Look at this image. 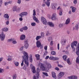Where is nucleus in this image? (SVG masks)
Listing matches in <instances>:
<instances>
[{
  "label": "nucleus",
  "instance_id": "nucleus-1",
  "mask_svg": "<svg viewBox=\"0 0 79 79\" xmlns=\"http://www.w3.org/2000/svg\"><path fill=\"white\" fill-rule=\"evenodd\" d=\"M23 54V56H22V57L23 58V60H22V62L21 63V66H23L24 65V62L25 61V63L27 65V66L28 67L29 66V55L28 53H27L25 51H23L22 52Z\"/></svg>",
  "mask_w": 79,
  "mask_h": 79
},
{
  "label": "nucleus",
  "instance_id": "nucleus-2",
  "mask_svg": "<svg viewBox=\"0 0 79 79\" xmlns=\"http://www.w3.org/2000/svg\"><path fill=\"white\" fill-rule=\"evenodd\" d=\"M7 42H12V43L13 44H17V42L16 41V39L15 38H11L10 39H8L7 40Z\"/></svg>",
  "mask_w": 79,
  "mask_h": 79
},
{
  "label": "nucleus",
  "instance_id": "nucleus-3",
  "mask_svg": "<svg viewBox=\"0 0 79 79\" xmlns=\"http://www.w3.org/2000/svg\"><path fill=\"white\" fill-rule=\"evenodd\" d=\"M5 35L3 33V32L2 31L1 34L0 35V39L1 41H3L5 40Z\"/></svg>",
  "mask_w": 79,
  "mask_h": 79
},
{
  "label": "nucleus",
  "instance_id": "nucleus-4",
  "mask_svg": "<svg viewBox=\"0 0 79 79\" xmlns=\"http://www.w3.org/2000/svg\"><path fill=\"white\" fill-rule=\"evenodd\" d=\"M41 20L44 24H45V25H47V24H48V23L47 22L46 19H45L44 17H41Z\"/></svg>",
  "mask_w": 79,
  "mask_h": 79
},
{
  "label": "nucleus",
  "instance_id": "nucleus-5",
  "mask_svg": "<svg viewBox=\"0 0 79 79\" xmlns=\"http://www.w3.org/2000/svg\"><path fill=\"white\" fill-rule=\"evenodd\" d=\"M24 47L25 48H28L29 47V44H28V42L27 41V40H24Z\"/></svg>",
  "mask_w": 79,
  "mask_h": 79
},
{
  "label": "nucleus",
  "instance_id": "nucleus-6",
  "mask_svg": "<svg viewBox=\"0 0 79 79\" xmlns=\"http://www.w3.org/2000/svg\"><path fill=\"white\" fill-rule=\"evenodd\" d=\"M64 75V72H60L57 76V79H61L63 76Z\"/></svg>",
  "mask_w": 79,
  "mask_h": 79
},
{
  "label": "nucleus",
  "instance_id": "nucleus-7",
  "mask_svg": "<svg viewBox=\"0 0 79 79\" xmlns=\"http://www.w3.org/2000/svg\"><path fill=\"white\" fill-rule=\"evenodd\" d=\"M27 12H24L21 13L19 15V16L20 17H23L24 16H27Z\"/></svg>",
  "mask_w": 79,
  "mask_h": 79
},
{
  "label": "nucleus",
  "instance_id": "nucleus-8",
  "mask_svg": "<svg viewBox=\"0 0 79 79\" xmlns=\"http://www.w3.org/2000/svg\"><path fill=\"white\" fill-rule=\"evenodd\" d=\"M51 19L53 21L57 20V19H58L56 18V14H54L52 15Z\"/></svg>",
  "mask_w": 79,
  "mask_h": 79
},
{
  "label": "nucleus",
  "instance_id": "nucleus-9",
  "mask_svg": "<svg viewBox=\"0 0 79 79\" xmlns=\"http://www.w3.org/2000/svg\"><path fill=\"white\" fill-rule=\"evenodd\" d=\"M68 78L70 79H76L77 78V77L76 76L72 75L68 77Z\"/></svg>",
  "mask_w": 79,
  "mask_h": 79
},
{
  "label": "nucleus",
  "instance_id": "nucleus-10",
  "mask_svg": "<svg viewBox=\"0 0 79 79\" xmlns=\"http://www.w3.org/2000/svg\"><path fill=\"white\" fill-rule=\"evenodd\" d=\"M36 47L38 48H40V46L41 45V43L40 41H37L36 42Z\"/></svg>",
  "mask_w": 79,
  "mask_h": 79
},
{
  "label": "nucleus",
  "instance_id": "nucleus-11",
  "mask_svg": "<svg viewBox=\"0 0 79 79\" xmlns=\"http://www.w3.org/2000/svg\"><path fill=\"white\" fill-rule=\"evenodd\" d=\"M26 39V36L24 35H22L20 37V40H24Z\"/></svg>",
  "mask_w": 79,
  "mask_h": 79
},
{
  "label": "nucleus",
  "instance_id": "nucleus-12",
  "mask_svg": "<svg viewBox=\"0 0 79 79\" xmlns=\"http://www.w3.org/2000/svg\"><path fill=\"white\" fill-rule=\"evenodd\" d=\"M29 60L31 63H32L33 59H32V55L30 54L29 55Z\"/></svg>",
  "mask_w": 79,
  "mask_h": 79
},
{
  "label": "nucleus",
  "instance_id": "nucleus-13",
  "mask_svg": "<svg viewBox=\"0 0 79 79\" xmlns=\"http://www.w3.org/2000/svg\"><path fill=\"white\" fill-rule=\"evenodd\" d=\"M33 19L34 20V21H35L36 23H39V21L38 18H37L36 17H35V16H34L33 17Z\"/></svg>",
  "mask_w": 79,
  "mask_h": 79
},
{
  "label": "nucleus",
  "instance_id": "nucleus-14",
  "mask_svg": "<svg viewBox=\"0 0 79 79\" xmlns=\"http://www.w3.org/2000/svg\"><path fill=\"white\" fill-rule=\"evenodd\" d=\"M70 8H72V13H75L76 11V8L72 6L70 7Z\"/></svg>",
  "mask_w": 79,
  "mask_h": 79
},
{
  "label": "nucleus",
  "instance_id": "nucleus-15",
  "mask_svg": "<svg viewBox=\"0 0 79 79\" xmlns=\"http://www.w3.org/2000/svg\"><path fill=\"white\" fill-rule=\"evenodd\" d=\"M45 66L47 68H49V69H50V68H52V65H51V64L49 63H46L45 64Z\"/></svg>",
  "mask_w": 79,
  "mask_h": 79
},
{
  "label": "nucleus",
  "instance_id": "nucleus-16",
  "mask_svg": "<svg viewBox=\"0 0 79 79\" xmlns=\"http://www.w3.org/2000/svg\"><path fill=\"white\" fill-rule=\"evenodd\" d=\"M3 17H4V18H6V19H6L7 21L8 20V19L9 18V17L8 14H5L4 15Z\"/></svg>",
  "mask_w": 79,
  "mask_h": 79
},
{
  "label": "nucleus",
  "instance_id": "nucleus-17",
  "mask_svg": "<svg viewBox=\"0 0 79 79\" xmlns=\"http://www.w3.org/2000/svg\"><path fill=\"white\" fill-rule=\"evenodd\" d=\"M48 24L50 27H55V25L53 23L49 22H48Z\"/></svg>",
  "mask_w": 79,
  "mask_h": 79
},
{
  "label": "nucleus",
  "instance_id": "nucleus-18",
  "mask_svg": "<svg viewBox=\"0 0 79 79\" xmlns=\"http://www.w3.org/2000/svg\"><path fill=\"white\" fill-rule=\"evenodd\" d=\"M52 76L53 78H54V79H56V75H55V72H52Z\"/></svg>",
  "mask_w": 79,
  "mask_h": 79
},
{
  "label": "nucleus",
  "instance_id": "nucleus-19",
  "mask_svg": "<svg viewBox=\"0 0 79 79\" xmlns=\"http://www.w3.org/2000/svg\"><path fill=\"white\" fill-rule=\"evenodd\" d=\"M40 69H42V71L45 69V67L44 66V64H41V65L40 66Z\"/></svg>",
  "mask_w": 79,
  "mask_h": 79
},
{
  "label": "nucleus",
  "instance_id": "nucleus-20",
  "mask_svg": "<svg viewBox=\"0 0 79 79\" xmlns=\"http://www.w3.org/2000/svg\"><path fill=\"white\" fill-rule=\"evenodd\" d=\"M44 3H45V5H47V6H48V7L50 6V3L49 2V1H47L46 2H44Z\"/></svg>",
  "mask_w": 79,
  "mask_h": 79
},
{
  "label": "nucleus",
  "instance_id": "nucleus-21",
  "mask_svg": "<svg viewBox=\"0 0 79 79\" xmlns=\"http://www.w3.org/2000/svg\"><path fill=\"white\" fill-rule=\"evenodd\" d=\"M70 23V19L68 18L66 21L65 24H68Z\"/></svg>",
  "mask_w": 79,
  "mask_h": 79
},
{
  "label": "nucleus",
  "instance_id": "nucleus-22",
  "mask_svg": "<svg viewBox=\"0 0 79 79\" xmlns=\"http://www.w3.org/2000/svg\"><path fill=\"white\" fill-rule=\"evenodd\" d=\"M32 72L33 73H35L36 72V71H35V67L33 66L32 68Z\"/></svg>",
  "mask_w": 79,
  "mask_h": 79
},
{
  "label": "nucleus",
  "instance_id": "nucleus-23",
  "mask_svg": "<svg viewBox=\"0 0 79 79\" xmlns=\"http://www.w3.org/2000/svg\"><path fill=\"white\" fill-rule=\"evenodd\" d=\"M2 31L4 32H7L8 31V28L7 27H5L2 29Z\"/></svg>",
  "mask_w": 79,
  "mask_h": 79
},
{
  "label": "nucleus",
  "instance_id": "nucleus-24",
  "mask_svg": "<svg viewBox=\"0 0 79 79\" xmlns=\"http://www.w3.org/2000/svg\"><path fill=\"white\" fill-rule=\"evenodd\" d=\"M52 9L53 10H56V6H55V4H53L52 6Z\"/></svg>",
  "mask_w": 79,
  "mask_h": 79
},
{
  "label": "nucleus",
  "instance_id": "nucleus-25",
  "mask_svg": "<svg viewBox=\"0 0 79 79\" xmlns=\"http://www.w3.org/2000/svg\"><path fill=\"white\" fill-rule=\"evenodd\" d=\"M49 68H47V67L45 66L44 67V69L43 70V71H46V72H48V70H49Z\"/></svg>",
  "mask_w": 79,
  "mask_h": 79
},
{
  "label": "nucleus",
  "instance_id": "nucleus-26",
  "mask_svg": "<svg viewBox=\"0 0 79 79\" xmlns=\"http://www.w3.org/2000/svg\"><path fill=\"white\" fill-rule=\"evenodd\" d=\"M63 60H64L66 61V58H68V56H67L66 55H64L63 56Z\"/></svg>",
  "mask_w": 79,
  "mask_h": 79
},
{
  "label": "nucleus",
  "instance_id": "nucleus-27",
  "mask_svg": "<svg viewBox=\"0 0 79 79\" xmlns=\"http://www.w3.org/2000/svg\"><path fill=\"white\" fill-rule=\"evenodd\" d=\"M76 63L77 64H79V57H77L76 60Z\"/></svg>",
  "mask_w": 79,
  "mask_h": 79
},
{
  "label": "nucleus",
  "instance_id": "nucleus-28",
  "mask_svg": "<svg viewBox=\"0 0 79 79\" xmlns=\"http://www.w3.org/2000/svg\"><path fill=\"white\" fill-rule=\"evenodd\" d=\"M41 38V36H37L36 38V40L37 41L39 40Z\"/></svg>",
  "mask_w": 79,
  "mask_h": 79
},
{
  "label": "nucleus",
  "instance_id": "nucleus-29",
  "mask_svg": "<svg viewBox=\"0 0 79 79\" xmlns=\"http://www.w3.org/2000/svg\"><path fill=\"white\" fill-rule=\"evenodd\" d=\"M24 31H26L28 29V27L27 26H24L23 27Z\"/></svg>",
  "mask_w": 79,
  "mask_h": 79
},
{
  "label": "nucleus",
  "instance_id": "nucleus-30",
  "mask_svg": "<svg viewBox=\"0 0 79 79\" xmlns=\"http://www.w3.org/2000/svg\"><path fill=\"white\" fill-rule=\"evenodd\" d=\"M62 12L63 11H62V9H60L59 12V15L60 16H62V15H63Z\"/></svg>",
  "mask_w": 79,
  "mask_h": 79
},
{
  "label": "nucleus",
  "instance_id": "nucleus-31",
  "mask_svg": "<svg viewBox=\"0 0 79 79\" xmlns=\"http://www.w3.org/2000/svg\"><path fill=\"white\" fill-rule=\"evenodd\" d=\"M62 44L63 45H64L66 44V40H64L62 41Z\"/></svg>",
  "mask_w": 79,
  "mask_h": 79
},
{
  "label": "nucleus",
  "instance_id": "nucleus-32",
  "mask_svg": "<svg viewBox=\"0 0 79 79\" xmlns=\"http://www.w3.org/2000/svg\"><path fill=\"white\" fill-rule=\"evenodd\" d=\"M36 70H37L36 73L39 74V73H40V69H39V68H37Z\"/></svg>",
  "mask_w": 79,
  "mask_h": 79
},
{
  "label": "nucleus",
  "instance_id": "nucleus-33",
  "mask_svg": "<svg viewBox=\"0 0 79 79\" xmlns=\"http://www.w3.org/2000/svg\"><path fill=\"white\" fill-rule=\"evenodd\" d=\"M75 28L76 30H77L79 28V25L78 24H76L75 26Z\"/></svg>",
  "mask_w": 79,
  "mask_h": 79
},
{
  "label": "nucleus",
  "instance_id": "nucleus-34",
  "mask_svg": "<svg viewBox=\"0 0 79 79\" xmlns=\"http://www.w3.org/2000/svg\"><path fill=\"white\" fill-rule=\"evenodd\" d=\"M67 62L70 65L71 64V63H70V61H69V58H68L67 60Z\"/></svg>",
  "mask_w": 79,
  "mask_h": 79
},
{
  "label": "nucleus",
  "instance_id": "nucleus-35",
  "mask_svg": "<svg viewBox=\"0 0 79 79\" xmlns=\"http://www.w3.org/2000/svg\"><path fill=\"white\" fill-rule=\"evenodd\" d=\"M14 64L16 66H19V62H15Z\"/></svg>",
  "mask_w": 79,
  "mask_h": 79
},
{
  "label": "nucleus",
  "instance_id": "nucleus-36",
  "mask_svg": "<svg viewBox=\"0 0 79 79\" xmlns=\"http://www.w3.org/2000/svg\"><path fill=\"white\" fill-rule=\"evenodd\" d=\"M20 52H24V51H23V50H24V47L23 46L21 48H20Z\"/></svg>",
  "mask_w": 79,
  "mask_h": 79
},
{
  "label": "nucleus",
  "instance_id": "nucleus-37",
  "mask_svg": "<svg viewBox=\"0 0 79 79\" xmlns=\"http://www.w3.org/2000/svg\"><path fill=\"white\" fill-rule=\"evenodd\" d=\"M33 16H35L36 15V12L35 11V9L33 10Z\"/></svg>",
  "mask_w": 79,
  "mask_h": 79
},
{
  "label": "nucleus",
  "instance_id": "nucleus-38",
  "mask_svg": "<svg viewBox=\"0 0 79 79\" xmlns=\"http://www.w3.org/2000/svg\"><path fill=\"white\" fill-rule=\"evenodd\" d=\"M17 9V7L16 6H14L13 9V11H16V9Z\"/></svg>",
  "mask_w": 79,
  "mask_h": 79
},
{
  "label": "nucleus",
  "instance_id": "nucleus-39",
  "mask_svg": "<svg viewBox=\"0 0 79 79\" xmlns=\"http://www.w3.org/2000/svg\"><path fill=\"white\" fill-rule=\"evenodd\" d=\"M51 54L53 55H56V52L55 51H52L51 52Z\"/></svg>",
  "mask_w": 79,
  "mask_h": 79
},
{
  "label": "nucleus",
  "instance_id": "nucleus-40",
  "mask_svg": "<svg viewBox=\"0 0 79 79\" xmlns=\"http://www.w3.org/2000/svg\"><path fill=\"white\" fill-rule=\"evenodd\" d=\"M32 26H36V24L35 22L32 23H31Z\"/></svg>",
  "mask_w": 79,
  "mask_h": 79
},
{
  "label": "nucleus",
  "instance_id": "nucleus-41",
  "mask_svg": "<svg viewBox=\"0 0 79 79\" xmlns=\"http://www.w3.org/2000/svg\"><path fill=\"white\" fill-rule=\"evenodd\" d=\"M59 26L60 28H61V27H63V24L60 23L59 24Z\"/></svg>",
  "mask_w": 79,
  "mask_h": 79
},
{
  "label": "nucleus",
  "instance_id": "nucleus-42",
  "mask_svg": "<svg viewBox=\"0 0 79 79\" xmlns=\"http://www.w3.org/2000/svg\"><path fill=\"white\" fill-rule=\"evenodd\" d=\"M43 74L46 76H48V73H47L43 72Z\"/></svg>",
  "mask_w": 79,
  "mask_h": 79
},
{
  "label": "nucleus",
  "instance_id": "nucleus-43",
  "mask_svg": "<svg viewBox=\"0 0 79 79\" xmlns=\"http://www.w3.org/2000/svg\"><path fill=\"white\" fill-rule=\"evenodd\" d=\"M54 57H53V56H51L49 58V59H50V60H54Z\"/></svg>",
  "mask_w": 79,
  "mask_h": 79
},
{
  "label": "nucleus",
  "instance_id": "nucleus-44",
  "mask_svg": "<svg viewBox=\"0 0 79 79\" xmlns=\"http://www.w3.org/2000/svg\"><path fill=\"white\" fill-rule=\"evenodd\" d=\"M16 75L14 74L13 76V79H16Z\"/></svg>",
  "mask_w": 79,
  "mask_h": 79
},
{
  "label": "nucleus",
  "instance_id": "nucleus-45",
  "mask_svg": "<svg viewBox=\"0 0 79 79\" xmlns=\"http://www.w3.org/2000/svg\"><path fill=\"white\" fill-rule=\"evenodd\" d=\"M2 2H3V1L2 0L0 1V8H1V6H2V5L3 3Z\"/></svg>",
  "mask_w": 79,
  "mask_h": 79
},
{
  "label": "nucleus",
  "instance_id": "nucleus-46",
  "mask_svg": "<svg viewBox=\"0 0 79 79\" xmlns=\"http://www.w3.org/2000/svg\"><path fill=\"white\" fill-rule=\"evenodd\" d=\"M76 54H77V56H78L77 57H79V51H77L76 52Z\"/></svg>",
  "mask_w": 79,
  "mask_h": 79
},
{
  "label": "nucleus",
  "instance_id": "nucleus-47",
  "mask_svg": "<svg viewBox=\"0 0 79 79\" xmlns=\"http://www.w3.org/2000/svg\"><path fill=\"white\" fill-rule=\"evenodd\" d=\"M3 69H2L1 68H0V73H3Z\"/></svg>",
  "mask_w": 79,
  "mask_h": 79
},
{
  "label": "nucleus",
  "instance_id": "nucleus-48",
  "mask_svg": "<svg viewBox=\"0 0 79 79\" xmlns=\"http://www.w3.org/2000/svg\"><path fill=\"white\" fill-rule=\"evenodd\" d=\"M7 60L9 61H12V60H13V59L11 58H9L7 59Z\"/></svg>",
  "mask_w": 79,
  "mask_h": 79
},
{
  "label": "nucleus",
  "instance_id": "nucleus-49",
  "mask_svg": "<svg viewBox=\"0 0 79 79\" xmlns=\"http://www.w3.org/2000/svg\"><path fill=\"white\" fill-rule=\"evenodd\" d=\"M77 0H74L73 1V3H74V4H75V5H76V4H77Z\"/></svg>",
  "mask_w": 79,
  "mask_h": 79
},
{
  "label": "nucleus",
  "instance_id": "nucleus-50",
  "mask_svg": "<svg viewBox=\"0 0 79 79\" xmlns=\"http://www.w3.org/2000/svg\"><path fill=\"white\" fill-rule=\"evenodd\" d=\"M21 0H18L17 1V3H18L19 4H20L21 3Z\"/></svg>",
  "mask_w": 79,
  "mask_h": 79
},
{
  "label": "nucleus",
  "instance_id": "nucleus-51",
  "mask_svg": "<svg viewBox=\"0 0 79 79\" xmlns=\"http://www.w3.org/2000/svg\"><path fill=\"white\" fill-rule=\"evenodd\" d=\"M35 57H36V58H38L39 57H40V55H39V54H35Z\"/></svg>",
  "mask_w": 79,
  "mask_h": 79
},
{
  "label": "nucleus",
  "instance_id": "nucleus-52",
  "mask_svg": "<svg viewBox=\"0 0 79 79\" xmlns=\"http://www.w3.org/2000/svg\"><path fill=\"white\" fill-rule=\"evenodd\" d=\"M52 40V38L51 37H50L48 39L49 42H50V41H51V40Z\"/></svg>",
  "mask_w": 79,
  "mask_h": 79
},
{
  "label": "nucleus",
  "instance_id": "nucleus-53",
  "mask_svg": "<svg viewBox=\"0 0 79 79\" xmlns=\"http://www.w3.org/2000/svg\"><path fill=\"white\" fill-rule=\"evenodd\" d=\"M65 54H66V55H69V51H65Z\"/></svg>",
  "mask_w": 79,
  "mask_h": 79
},
{
  "label": "nucleus",
  "instance_id": "nucleus-54",
  "mask_svg": "<svg viewBox=\"0 0 79 79\" xmlns=\"http://www.w3.org/2000/svg\"><path fill=\"white\" fill-rule=\"evenodd\" d=\"M58 67H59L60 68H63V66L62 65H60L59 64H58Z\"/></svg>",
  "mask_w": 79,
  "mask_h": 79
},
{
  "label": "nucleus",
  "instance_id": "nucleus-55",
  "mask_svg": "<svg viewBox=\"0 0 79 79\" xmlns=\"http://www.w3.org/2000/svg\"><path fill=\"white\" fill-rule=\"evenodd\" d=\"M23 30H24L23 29V27L22 28L20 29H19L20 31V32H23Z\"/></svg>",
  "mask_w": 79,
  "mask_h": 79
},
{
  "label": "nucleus",
  "instance_id": "nucleus-56",
  "mask_svg": "<svg viewBox=\"0 0 79 79\" xmlns=\"http://www.w3.org/2000/svg\"><path fill=\"white\" fill-rule=\"evenodd\" d=\"M59 58L58 57H54V61H55V60H58Z\"/></svg>",
  "mask_w": 79,
  "mask_h": 79
},
{
  "label": "nucleus",
  "instance_id": "nucleus-57",
  "mask_svg": "<svg viewBox=\"0 0 79 79\" xmlns=\"http://www.w3.org/2000/svg\"><path fill=\"white\" fill-rule=\"evenodd\" d=\"M37 74L36 75V77L37 78V79H38L39 78V73H37Z\"/></svg>",
  "mask_w": 79,
  "mask_h": 79
},
{
  "label": "nucleus",
  "instance_id": "nucleus-58",
  "mask_svg": "<svg viewBox=\"0 0 79 79\" xmlns=\"http://www.w3.org/2000/svg\"><path fill=\"white\" fill-rule=\"evenodd\" d=\"M43 47H44V46H43L42 44H41V45L40 46V49H42L43 48Z\"/></svg>",
  "mask_w": 79,
  "mask_h": 79
},
{
  "label": "nucleus",
  "instance_id": "nucleus-59",
  "mask_svg": "<svg viewBox=\"0 0 79 79\" xmlns=\"http://www.w3.org/2000/svg\"><path fill=\"white\" fill-rule=\"evenodd\" d=\"M36 12L37 13H40V11L39 10V9H37Z\"/></svg>",
  "mask_w": 79,
  "mask_h": 79
},
{
  "label": "nucleus",
  "instance_id": "nucleus-60",
  "mask_svg": "<svg viewBox=\"0 0 79 79\" xmlns=\"http://www.w3.org/2000/svg\"><path fill=\"white\" fill-rule=\"evenodd\" d=\"M48 54V52L47 51H46L44 52V56H45V55H47Z\"/></svg>",
  "mask_w": 79,
  "mask_h": 79
},
{
  "label": "nucleus",
  "instance_id": "nucleus-61",
  "mask_svg": "<svg viewBox=\"0 0 79 79\" xmlns=\"http://www.w3.org/2000/svg\"><path fill=\"white\" fill-rule=\"evenodd\" d=\"M55 69L57 71H59V70H60V69H59V68H58V67H56L55 68Z\"/></svg>",
  "mask_w": 79,
  "mask_h": 79
},
{
  "label": "nucleus",
  "instance_id": "nucleus-62",
  "mask_svg": "<svg viewBox=\"0 0 79 79\" xmlns=\"http://www.w3.org/2000/svg\"><path fill=\"white\" fill-rule=\"evenodd\" d=\"M44 50H47V46H46L44 47Z\"/></svg>",
  "mask_w": 79,
  "mask_h": 79
},
{
  "label": "nucleus",
  "instance_id": "nucleus-63",
  "mask_svg": "<svg viewBox=\"0 0 79 79\" xmlns=\"http://www.w3.org/2000/svg\"><path fill=\"white\" fill-rule=\"evenodd\" d=\"M12 2H13L12 1H9V2H8V4H11L12 3Z\"/></svg>",
  "mask_w": 79,
  "mask_h": 79
},
{
  "label": "nucleus",
  "instance_id": "nucleus-64",
  "mask_svg": "<svg viewBox=\"0 0 79 79\" xmlns=\"http://www.w3.org/2000/svg\"><path fill=\"white\" fill-rule=\"evenodd\" d=\"M3 60V57L0 58V62H1Z\"/></svg>",
  "mask_w": 79,
  "mask_h": 79
}]
</instances>
